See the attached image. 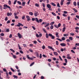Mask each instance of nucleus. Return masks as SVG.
<instances>
[{
	"label": "nucleus",
	"instance_id": "nucleus-58",
	"mask_svg": "<svg viewBox=\"0 0 79 79\" xmlns=\"http://www.w3.org/2000/svg\"><path fill=\"white\" fill-rule=\"evenodd\" d=\"M42 54H40V58H42Z\"/></svg>",
	"mask_w": 79,
	"mask_h": 79
},
{
	"label": "nucleus",
	"instance_id": "nucleus-37",
	"mask_svg": "<svg viewBox=\"0 0 79 79\" xmlns=\"http://www.w3.org/2000/svg\"><path fill=\"white\" fill-rule=\"evenodd\" d=\"M73 5L74 6H76V2H73Z\"/></svg>",
	"mask_w": 79,
	"mask_h": 79
},
{
	"label": "nucleus",
	"instance_id": "nucleus-53",
	"mask_svg": "<svg viewBox=\"0 0 79 79\" xmlns=\"http://www.w3.org/2000/svg\"><path fill=\"white\" fill-rule=\"evenodd\" d=\"M30 1H31V0H29L27 2V5H29V3H30Z\"/></svg>",
	"mask_w": 79,
	"mask_h": 79
},
{
	"label": "nucleus",
	"instance_id": "nucleus-59",
	"mask_svg": "<svg viewBox=\"0 0 79 79\" xmlns=\"http://www.w3.org/2000/svg\"><path fill=\"white\" fill-rule=\"evenodd\" d=\"M6 32H9V29H7L6 31Z\"/></svg>",
	"mask_w": 79,
	"mask_h": 79
},
{
	"label": "nucleus",
	"instance_id": "nucleus-25",
	"mask_svg": "<svg viewBox=\"0 0 79 79\" xmlns=\"http://www.w3.org/2000/svg\"><path fill=\"white\" fill-rule=\"evenodd\" d=\"M19 24L17 25V26H18V27H20V26H21V23H18Z\"/></svg>",
	"mask_w": 79,
	"mask_h": 79
},
{
	"label": "nucleus",
	"instance_id": "nucleus-29",
	"mask_svg": "<svg viewBox=\"0 0 79 79\" xmlns=\"http://www.w3.org/2000/svg\"><path fill=\"white\" fill-rule=\"evenodd\" d=\"M59 44V43L58 42V41H56V45H58Z\"/></svg>",
	"mask_w": 79,
	"mask_h": 79
},
{
	"label": "nucleus",
	"instance_id": "nucleus-24",
	"mask_svg": "<svg viewBox=\"0 0 79 79\" xmlns=\"http://www.w3.org/2000/svg\"><path fill=\"white\" fill-rule=\"evenodd\" d=\"M65 29H66V27H64L62 30L63 32H64L65 31Z\"/></svg>",
	"mask_w": 79,
	"mask_h": 79
},
{
	"label": "nucleus",
	"instance_id": "nucleus-3",
	"mask_svg": "<svg viewBox=\"0 0 79 79\" xmlns=\"http://www.w3.org/2000/svg\"><path fill=\"white\" fill-rule=\"evenodd\" d=\"M49 36L50 37H51L52 39H55V36L51 34H49Z\"/></svg>",
	"mask_w": 79,
	"mask_h": 79
},
{
	"label": "nucleus",
	"instance_id": "nucleus-63",
	"mask_svg": "<svg viewBox=\"0 0 79 79\" xmlns=\"http://www.w3.org/2000/svg\"><path fill=\"white\" fill-rule=\"evenodd\" d=\"M29 50L30 51V52H33V51L31 49H29Z\"/></svg>",
	"mask_w": 79,
	"mask_h": 79
},
{
	"label": "nucleus",
	"instance_id": "nucleus-6",
	"mask_svg": "<svg viewBox=\"0 0 79 79\" xmlns=\"http://www.w3.org/2000/svg\"><path fill=\"white\" fill-rule=\"evenodd\" d=\"M11 15H12V13L11 12H8L7 13V15L9 16H11Z\"/></svg>",
	"mask_w": 79,
	"mask_h": 79
},
{
	"label": "nucleus",
	"instance_id": "nucleus-7",
	"mask_svg": "<svg viewBox=\"0 0 79 79\" xmlns=\"http://www.w3.org/2000/svg\"><path fill=\"white\" fill-rule=\"evenodd\" d=\"M18 35L19 39H21V34H20L19 33H18Z\"/></svg>",
	"mask_w": 79,
	"mask_h": 79
},
{
	"label": "nucleus",
	"instance_id": "nucleus-47",
	"mask_svg": "<svg viewBox=\"0 0 79 79\" xmlns=\"http://www.w3.org/2000/svg\"><path fill=\"white\" fill-rule=\"evenodd\" d=\"M62 15H63V16H64L65 17H66V16H66V14H62Z\"/></svg>",
	"mask_w": 79,
	"mask_h": 79
},
{
	"label": "nucleus",
	"instance_id": "nucleus-39",
	"mask_svg": "<svg viewBox=\"0 0 79 79\" xmlns=\"http://www.w3.org/2000/svg\"><path fill=\"white\" fill-rule=\"evenodd\" d=\"M34 63H35L34 62H33L30 65V66H32L34 64Z\"/></svg>",
	"mask_w": 79,
	"mask_h": 79
},
{
	"label": "nucleus",
	"instance_id": "nucleus-51",
	"mask_svg": "<svg viewBox=\"0 0 79 79\" xmlns=\"http://www.w3.org/2000/svg\"><path fill=\"white\" fill-rule=\"evenodd\" d=\"M59 58L61 61H63V59H62V58H61V56H59Z\"/></svg>",
	"mask_w": 79,
	"mask_h": 79
},
{
	"label": "nucleus",
	"instance_id": "nucleus-9",
	"mask_svg": "<svg viewBox=\"0 0 79 79\" xmlns=\"http://www.w3.org/2000/svg\"><path fill=\"white\" fill-rule=\"evenodd\" d=\"M48 48H49V49H51L52 50L54 51V48H52V47H51L50 46H48Z\"/></svg>",
	"mask_w": 79,
	"mask_h": 79
},
{
	"label": "nucleus",
	"instance_id": "nucleus-14",
	"mask_svg": "<svg viewBox=\"0 0 79 79\" xmlns=\"http://www.w3.org/2000/svg\"><path fill=\"white\" fill-rule=\"evenodd\" d=\"M25 4H26V2H23L22 4V6H25Z\"/></svg>",
	"mask_w": 79,
	"mask_h": 79
},
{
	"label": "nucleus",
	"instance_id": "nucleus-62",
	"mask_svg": "<svg viewBox=\"0 0 79 79\" xmlns=\"http://www.w3.org/2000/svg\"><path fill=\"white\" fill-rule=\"evenodd\" d=\"M1 36H4V33H1Z\"/></svg>",
	"mask_w": 79,
	"mask_h": 79
},
{
	"label": "nucleus",
	"instance_id": "nucleus-10",
	"mask_svg": "<svg viewBox=\"0 0 79 79\" xmlns=\"http://www.w3.org/2000/svg\"><path fill=\"white\" fill-rule=\"evenodd\" d=\"M26 18L28 19H27V21H30V20H31V19H30V17H29V16H26Z\"/></svg>",
	"mask_w": 79,
	"mask_h": 79
},
{
	"label": "nucleus",
	"instance_id": "nucleus-18",
	"mask_svg": "<svg viewBox=\"0 0 79 79\" xmlns=\"http://www.w3.org/2000/svg\"><path fill=\"white\" fill-rule=\"evenodd\" d=\"M13 56V58H14V59H16V58H17V57L15 55H12Z\"/></svg>",
	"mask_w": 79,
	"mask_h": 79
},
{
	"label": "nucleus",
	"instance_id": "nucleus-34",
	"mask_svg": "<svg viewBox=\"0 0 79 79\" xmlns=\"http://www.w3.org/2000/svg\"><path fill=\"white\" fill-rule=\"evenodd\" d=\"M35 6H37V7H39V5L38 4L36 3L35 4Z\"/></svg>",
	"mask_w": 79,
	"mask_h": 79
},
{
	"label": "nucleus",
	"instance_id": "nucleus-26",
	"mask_svg": "<svg viewBox=\"0 0 79 79\" xmlns=\"http://www.w3.org/2000/svg\"><path fill=\"white\" fill-rule=\"evenodd\" d=\"M66 39L64 37H63L62 38H61V40H65V39Z\"/></svg>",
	"mask_w": 79,
	"mask_h": 79
},
{
	"label": "nucleus",
	"instance_id": "nucleus-32",
	"mask_svg": "<svg viewBox=\"0 0 79 79\" xmlns=\"http://www.w3.org/2000/svg\"><path fill=\"white\" fill-rule=\"evenodd\" d=\"M73 38L72 37H69V39L71 40H73Z\"/></svg>",
	"mask_w": 79,
	"mask_h": 79
},
{
	"label": "nucleus",
	"instance_id": "nucleus-20",
	"mask_svg": "<svg viewBox=\"0 0 79 79\" xmlns=\"http://www.w3.org/2000/svg\"><path fill=\"white\" fill-rule=\"evenodd\" d=\"M49 25H50V23H48L46 25V26H44V27H47L48 26H49Z\"/></svg>",
	"mask_w": 79,
	"mask_h": 79
},
{
	"label": "nucleus",
	"instance_id": "nucleus-17",
	"mask_svg": "<svg viewBox=\"0 0 79 79\" xmlns=\"http://www.w3.org/2000/svg\"><path fill=\"white\" fill-rule=\"evenodd\" d=\"M51 5H53V6H56V5L55 3H54L53 2H52Z\"/></svg>",
	"mask_w": 79,
	"mask_h": 79
},
{
	"label": "nucleus",
	"instance_id": "nucleus-64",
	"mask_svg": "<svg viewBox=\"0 0 79 79\" xmlns=\"http://www.w3.org/2000/svg\"><path fill=\"white\" fill-rule=\"evenodd\" d=\"M76 18H77L78 19H79V15H76Z\"/></svg>",
	"mask_w": 79,
	"mask_h": 79
},
{
	"label": "nucleus",
	"instance_id": "nucleus-46",
	"mask_svg": "<svg viewBox=\"0 0 79 79\" xmlns=\"http://www.w3.org/2000/svg\"><path fill=\"white\" fill-rule=\"evenodd\" d=\"M10 69L11 70H12V71H13V72H15V70L11 68Z\"/></svg>",
	"mask_w": 79,
	"mask_h": 79
},
{
	"label": "nucleus",
	"instance_id": "nucleus-22",
	"mask_svg": "<svg viewBox=\"0 0 79 79\" xmlns=\"http://www.w3.org/2000/svg\"><path fill=\"white\" fill-rule=\"evenodd\" d=\"M73 10H74V11H75V12H76V13H77V10L75 8H73Z\"/></svg>",
	"mask_w": 79,
	"mask_h": 79
},
{
	"label": "nucleus",
	"instance_id": "nucleus-30",
	"mask_svg": "<svg viewBox=\"0 0 79 79\" xmlns=\"http://www.w3.org/2000/svg\"><path fill=\"white\" fill-rule=\"evenodd\" d=\"M8 8H9V10L10 11H12V9H11V8L10 6H8L7 7Z\"/></svg>",
	"mask_w": 79,
	"mask_h": 79
},
{
	"label": "nucleus",
	"instance_id": "nucleus-54",
	"mask_svg": "<svg viewBox=\"0 0 79 79\" xmlns=\"http://www.w3.org/2000/svg\"><path fill=\"white\" fill-rule=\"evenodd\" d=\"M42 34H40L39 35V37H42Z\"/></svg>",
	"mask_w": 79,
	"mask_h": 79
},
{
	"label": "nucleus",
	"instance_id": "nucleus-61",
	"mask_svg": "<svg viewBox=\"0 0 79 79\" xmlns=\"http://www.w3.org/2000/svg\"><path fill=\"white\" fill-rule=\"evenodd\" d=\"M58 27H60V26H61V23H59V24H58Z\"/></svg>",
	"mask_w": 79,
	"mask_h": 79
},
{
	"label": "nucleus",
	"instance_id": "nucleus-38",
	"mask_svg": "<svg viewBox=\"0 0 79 79\" xmlns=\"http://www.w3.org/2000/svg\"><path fill=\"white\" fill-rule=\"evenodd\" d=\"M29 15H31V16H32V15H33V13H32V12H29Z\"/></svg>",
	"mask_w": 79,
	"mask_h": 79
},
{
	"label": "nucleus",
	"instance_id": "nucleus-36",
	"mask_svg": "<svg viewBox=\"0 0 79 79\" xmlns=\"http://www.w3.org/2000/svg\"><path fill=\"white\" fill-rule=\"evenodd\" d=\"M56 39L57 40H59V41H60V42H62V40H61L60 39V38H56Z\"/></svg>",
	"mask_w": 79,
	"mask_h": 79
},
{
	"label": "nucleus",
	"instance_id": "nucleus-45",
	"mask_svg": "<svg viewBox=\"0 0 79 79\" xmlns=\"http://www.w3.org/2000/svg\"><path fill=\"white\" fill-rule=\"evenodd\" d=\"M64 61H65L66 63H68V60H67V59H64Z\"/></svg>",
	"mask_w": 79,
	"mask_h": 79
},
{
	"label": "nucleus",
	"instance_id": "nucleus-23",
	"mask_svg": "<svg viewBox=\"0 0 79 79\" xmlns=\"http://www.w3.org/2000/svg\"><path fill=\"white\" fill-rule=\"evenodd\" d=\"M52 14L54 16H56V15L55 13H54L53 12H52Z\"/></svg>",
	"mask_w": 79,
	"mask_h": 79
},
{
	"label": "nucleus",
	"instance_id": "nucleus-41",
	"mask_svg": "<svg viewBox=\"0 0 79 79\" xmlns=\"http://www.w3.org/2000/svg\"><path fill=\"white\" fill-rule=\"evenodd\" d=\"M54 26H55V27H56V28H57V29L58 28V27L57 26V25H55Z\"/></svg>",
	"mask_w": 79,
	"mask_h": 79
},
{
	"label": "nucleus",
	"instance_id": "nucleus-21",
	"mask_svg": "<svg viewBox=\"0 0 79 79\" xmlns=\"http://www.w3.org/2000/svg\"><path fill=\"white\" fill-rule=\"evenodd\" d=\"M0 9L1 11L3 10V7H2V6H0Z\"/></svg>",
	"mask_w": 79,
	"mask_h": 79
},
{
	"label": "nucleus",
	"instance_id": "nucleus-31",
	"mask_svg": "<svg viewBox=\"0 0 79 79\" xmlns=\"http://www.w3.org/2000/svg\"><path fill=\"white\" fill-rule=\"evenodd\" d=\"M8 3L9 5H11V1L9 0L8 2Z\"/></svg>",
	"mask_w": 79,
	"mask_h": 79
},
{
	"label": "nucleus",
	"instance_id": "nucleus-43",
	"mask_svg": "<svg viewBox=\"0 0 79 79\" xmlns=\"http://www.w3.org/2000/svg\"><path fill=\"white\" fill-rule=\"evenodd\" d=\"M54 23H55V22H52L50 23V25H53V24Z\"/></svg>",
	"mask_w": 79,
	"mask_h": 79
},
{
	"label": "nucleus",
	"instance_id": "nucleus-57",
	"mask_svg": "<svg viewBox=\"0 0 79 79\" xmlns=\"http://www.w3.org/2000/svg\"><path fill=\"white\" fill-rule=\"evenodd\" d=\"M75 29L77 30H78V29H79V27H76L75 28Z\"/></svg>",
	"mask_w": 79,
	"mask_h": 79
},
{
	"label": "nucleus",
	"instance_id": "nucleus-11",
	"mask_svg": "<svg viewBox=\"0 0 79 79\" xmlns=\"http://www.w3.org/2000/svg\"><path fill=\"white\" fill-rule=\"evenodd\" d=\"M54 54L55 55H56V56H57L58 55V53L56 52H53Z\"/></svg>",
	"mask_w": 79,
	"mask_h": 79
},
{
	"label": "nucleus",
	"instance_id": "nucleus-13",
	"mask_svg": "<svg viewBox=\"0 0 79 79\" xmlns=\"http://www.w3.org/2000/svg\"><path fill=\"white\" fill-rule=\"evenodd\" d=\"M56 37H58V38H60V36H59V35H58V33H56Z\"/></svg>",
	"mask_w": 79,
	"mask_h": 79
},
{
	"label": "nucleus",
	"instance_id": "nucleus-52",
	"mask_svg": "<svg viewBox=\"0 0 79 79\" xmlns=\"http://www.w3.org/2000/svg\"><path fill=\"white\" fill-rule=\"evenodd\" d=\"M67 59H71V57L70 56L67 57Z\"/></svg>",
	"mask_w": 79,
	"mask_h": 79
},
{
	"label": "nucleus",
	"instance_id": "nucleus-16",
	"mask_svg": "<svg viewBox=\"0 0 79 79\" xmlns=\"http://www.w3.org/2000/svg\"><path fill=\"white\" fill-rule=\"evenodd\" d=\"M13 77L14 78H15V79H18V76H17L14 75Z\"/></svg>",
	"mask_w": 79,
	"mask_h": 79
},
{
	"label": "nucleus",
	"instance_id": "nucleus-15",
	"mask_svg": "<svg viewBox=\"0 0 79 79\" xmlns=\"http://www.w3.org/2000/svg\"><path fill=\"white\" fill-rule=\"evenodd\" d=\"M35 20L37 23H39V19H38V18H35Z\"/></svg>",
	"mask_w": 79,
	"mask_h": 79
},
{
	"label": "nucleus",
	"instance_id": "nucleus-4",
	"mask_svg": "<svg viewBox=\"0 0 79 79\" xmlns=\"http://www.w3.org/2000/svg\"><path fill=\"white\" fill-rule=\"evenodd\" d=\"M6 78H7L8 79H9L10 78V76H8V72H6Z\"/></svg>",
	"mask_w": 79,
	"mask_h": 79
},
{
	"label": "nucleus",
	"instance_id": "nucleus-33",
	"mask_svg": "<svg viewBox=\"0 0 79 79\" xmlns=\"http://www.w3.org/2000/svg\"><path fill=\"white\" fill-rule=\"evenodd\" d=\"M17 3L19 4V5H21V2L19 1H18L17 2Z\"/></svg>",
	"mask_w": 79,
	"mask_h": 79
},
{
	"label": "nucleus",
	"instance_id": "nucleus-40",
	"mask_svg": "<svg viewBox=\"0 0 79 79\" xmlns=\"http://www.w3.org/2000/svg\"><path fill=\"white\" fill-rule=\"evenodd\" d=\"M57 7H59L60 8V4L59 3H58L57 5Z\"/></svg>",
	"mask_w": 79,
	"mask_h": 79
},
{
	"label": "nucleus",
	"instance_id": "nucleus-28",
	"mask_svg": "<svg viewBox=\"0 0 79 79\" xmlns=\"http://www.w3.org/2000/svg\"><path fill=\"white\" fill-rule=\"evenodd\" d=\"M10 50L11 51H12V52H13V53H15V50L13 49H10Z\"/></svg>",
	"mask_w": 79,
	"mask_h": 79
},
{
	"label": "nucleus",
	"instance_id": "nucleus-5",
	"mask_svg": "<svg viewBox=\"0 0 79 79\" xmlns=\"http://www.w3.org/2000/svg\"><path fill=\"white\" fill-rule=\"evenodd\" d=\"M39 13L37 12H35L34 13V15L35 16L37 17V15H39Z\"/></svg>",
	"mask_w": 79,
	"mask_h": 79
},
{
	"label": "nucleus",
	"instance_id": "nucleus-50",
	"mask_svg": "<svg viewBox=\"0 0 79 79\" xmlns=\"http://www.w3.org/2000/svg\"><path fill=\"white\" fill-rule=\"evenodd\" d=\"M3 71H4L5 72H7V71H6V69H3Z\"/></svg>",
	"mask_w": 79,
	"mask_h": 79
},
{
	"label": "nucleus",
	"instance_id": "nucleus-56",
	"mask_svg": "<svg viewBox=\"0 0 79 79\" xmlns=\"http://www.w3.org/2000/svg\"><path fill=\"white\" fill-rule=\"evenodd\" d=\"M36 36L37 37H39V35L38 34H36Z\"/></svg>",
	"mask_w": 79,
	"mask_h": 79
},
{
	"label": "nucleus",
	"instance_id": "nucleus-60",
	"mask_svg": "<svg viewBox=\"0 0 79 79\" xmlns=\"http://www.w3.org/2000/svg\"><path fill=\"white\" fill-rule=\"evenodd\" d=\"M10 20H8V21H7V24H9V23H10Z\"/></svg>",
	"mask_w": 79,
	"mask_h": 79
},
{
	"label": "nucleus",
	"instance_id": "nucleus-2",
	"mask_svg": "<svg viewBox=\"0 0 79 79\" xmlns=\"http://www.w3.org/2000/svg\"><path fill=\"white\" fill-rule=\"evenodd\" d=\"M47 8H48L49 9V10H50L51 11L52 9H50V8H51L50 5L49 4H47Z\"/></svg>",
	"mask_w": 79,
	"mask_h": 79
},
{
	"label": "nucleus",
	"instance_id": "nucleus-1",
	"mask_svg": "<svg viewBox=\"0 0 79 79\" xmlns=\"http://www.w3.org/2000/svg\"><path fill=\"white\" fill-rule=\"evenodd\" d=\"M27 57L28 59H29V60H33V59H34V58H35V57L34 56H33V58L32 57H30L29 55H27Z\"/></svg>",
	"mask_w": 79,
	"mask_h": 79
},
{
	"label": "nucleus",
	"instance_id": "nucleus-44",
	"mask_svg": "<svg viewBox=\"0 0 79 79\" xmlns=\"http://www.w3.org/2000/svg\"><path fill=\"white\" fill-rule=\"evenodd\" d=\"M16 2H17V0H15L14 2V5H15V4H16Z\"/></svg>",
	"mask_w": 79,
	"mask_h": 79
},
{
	"label": "nucleus",
	"instance_id": "nucleus-27",
	"mask_svg": "<svg viewBox=\"0 0 79 79\" xmlns=\"http://www.w3.org/2000/svg\"><path fill=\"white\" fill-rule=\"evenodd\" d=\"M8 6H7L6 4H4V7H7V8H8Z\"/></svg>",
	"mask_w": 79,
	"mask_h": 79
},
{
	"label": "nucleus",
	"instance_id": "nucleus-19",
	"mask_svg": "<svg viewBox=\"0 0 79 79\" xmlns=\"http://www.w3.org/2000/svg\"><path fill=\"white\" fill-rule=\"evenodd\" d=\"M18 47L19 50H21V46H20L19 44H18Z\"/></svg>",
	"mask_w": 79,
	"mask_h": 79
},
{
	"label": "nucleus",
	"instance_id": "nucleus-55",
	"mask_svg": "<svg viewBox=\"0 0 79 79\" xmlns=\"http://www.w3.org/2000/svg\"><path fill=\"white\" fill-rule=\"evenodd\" d=\"M69 35H68L67 34H64V36H65V37L66 36H68Z\"/></svg>",
	"mask_w": 79,
	"mask_h": 79
},
{
	"label": "nucleus",
	"instance_id": "nucleus-49",
	"mask_svg": "<svg viewBox=\"0 0 79 79\" xmlns=\"http://www.w3.org/2000/svg\"><path fill=\"white\" fill-rule=\"evenodd\" d=\"M36 56L38 58L39 57V54H38V53H37L36 54Z\"/></svg>",
	"mask_w": 79,
	"mask_h": 79
},
{
	"label": "nucleus",
	"instance_id": "nucleus-35",
	"mask_svg": "<svg viewBox=\"0 0 79 79\" xmlns=\"http://www.w3.org/2000/svg\"><path fill=\"white\" fill-rule=\"evenodd\" d=\"M50 29H53V26H51L50 27Z\"/></svg>",
	"mask_w": 79,
	"mask_h": 79
},
{
	"label": "nucleus",
	"instance_id": "nucleus-42",
	"mask_svg": "<svg viewBox=\"0 0 79 79\" xmlns=\"http://www.w3.org/2000/svg\"><path fill=\"white\" fill-rule=\"evenodd\" d=\"M43 30L44 31V32H45V33H47V31H46V30L45 29H43Z\"/></svg>",
	"mask_w": 79,
	"mask_h": 79
},
{
	"label": "nucleus",
	"instance_id": "nucleus-48",
	"mask_svg": "<svg viewBox=\"0 0 79 79\" xmlns=\"http://www.w3.org/2000/svg\"><path fill=\"white\" fill-rule=\"evenodd\" d=\"M42 4L43 5V6L44 8H45V4L42 3Z\"/></svg>",
	"mask_w": 79,
	"mask_h": 79
},
{
	"label": "nucleus",
	"instance_id": "nucleus-12",
	"mask_svg": "<svg viewBox=\"0 0 79 79\" xmlns=\"http://www.w3.org/2000/svg\"><path fill=\"white\" fill-rule=\"evenodd\" d=\"M49 36V34L48 35V33H47L46 34V38L47 39L48 38Z\"/></svg>",
	"mask_w": 79,
	"mask_h": 79
},
{
	"label": "nucleus",
	"instance_id": "nucleus-8",
	"mask_svg": "<svg viewBox=\"0 0 79 79\" xmlns=\"http://www.w3.org/2000/svg\"><path fill=\"white\" fill-rule=\"evenodd\" d=\"M60 45L62 47H65L66 46V44L65 43H61L60 44Z\"/></svg>",
	"mask_w": 79,
	"mask_h": 79
}]
</instances>
